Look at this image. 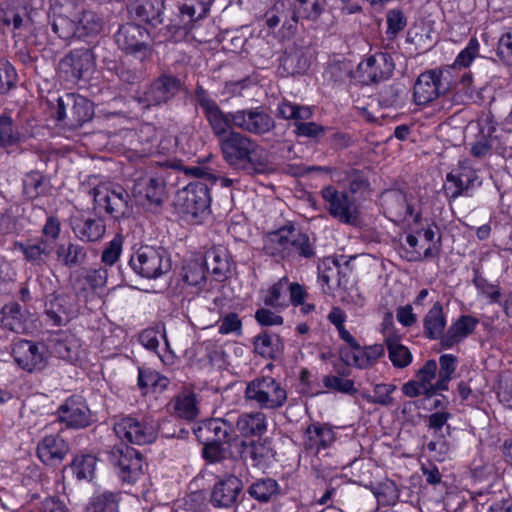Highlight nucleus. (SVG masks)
<instances>
[{"instance_id":"obj_1","label":"nucleus","mask_w":512,"mask_h":512,"mask_svg":"<svg viewBox=\"0 0 512 512\" xmlns=\"http://www.w3.org/2000/svg\"><path fill=\"white\" fill-rule=\"evenodd\" d=\"M223 159L234 168L264 173L269 165L268 151L247 135L230 130L218 141Z\"/></svg>"},{"instance_id":"obj_2","label":"nucleus","mask_w":512,"mask_h":512,"mask_svg":"<svg viewBox=\"0 0 512 512\" xmlns=\"http://www.w3.org/2000/svg\"><path fill=\"white\" fill-rule=\"evenodd\" d=\"M247 401L261 409H278L287 401V391L272 377H259L250 381L245 389Z\"/></svg>"},{"instance_id":"obj_3","label":"nucleus","mask_w":512,"mask_h":512,"mask_svg":"<svg viewBox=\"0 0 512 512\" xmlns=\"http://www.w3.org/2000/svg\"><path fill=\"white\" fill-rule=\"evenodd\" d=\"M131 268L140 276L156 279L171 269V261L161 247L141 246L130 258Z\"/></svg>"},{"instance_id":"obj_4","label":"nucleus","mask_w":512,"mask_h":512,"mask_svg":"<svg viewBox=\"0 0 512 512\" xmlns=\"http://www.w3.org/2000/svg\"><path fill=\"white\" fill-rule=\"evenodd\" d=\"M94 115L93 104L83 96L67 93L58 98L56 118L65 121L71 129H77Z\"/></svg>"},{"instance_id":"obj_5","label":"nucleus","mask_w":512,"mask_h":512,"mask_svg":"<svg viewBox=\"0 0 512 512\" xmlns=\"http://www.w3.org/2000/svg\"><path fill=\"white\" fill-rule=\"evenodd\" d=\"M195 99L218 141L227 136L230 130H234L233 112L225 113L202 86L196 87Z\"/></svg>"},{"instance_id":"obj_6","label":"nucleus","mask_w":512,"mask_h":512,"mask_svg":"<svg viewBox=\"0 0 512 512\" xmlns=\"http://www.w3.org/2000/svg\"><path fill=\"white\" fill-rule=\"evenodd\" d=\"M94 202L113 218L129 217L132 205L129 193L119 185H101L93 189Z\"/></svg>"},{"instance_id":"obj_7","label":"nucleus","mask_w":512,"mask_h":512,"mask_svg":"<svg viewBox=\"0 0 512 512\" xmlns=\"http://www.w3.org/2000/svg\"><path fill=\"white\" fill-rule=\"evenodd\" d=\"M148 38V31L144 27L133 23L122 25L115 34L118 47L140 61H144L152 55Z\"/></svg>"},{"instance_id":"obj_8","label":"nucleus","mask_w":512,"mask_h":512,"mask_svg":"<svg viewBox=\"0 0 512 512\" xmlns=\"http://www.w3.org/2000/svg\"><path fill=\"white\" fill-rule=\"evenodd\" d=\"M113 430L122 441L136 445L150 444L157 436L151 421L132 416L122 417L115 421Z\"/></svg>"},{"instance_id":"obj_9","label":"nucleus","mask_w":512,"mask_h":512,"mask_svg":"<svg viewBox=\"0 0 512 512\" xmlns=\"http://www.w3.org/2000/svg\"><path fill=\"white\" fill-rule=\"evenodd\" d=\"M232 121L235 129L257 136L268 134L276 127L273 117L261 106L233 111Z\"/></svg>"},{"instance_id":"obj_10","label":"nucleus","mask_w":512,"mask_h":512,"mask_svg":"<svg viewBox=\"0 0 512 512\" xmlns=\"http://www.w3.org/2000/svg\"><path fill=\"white\" fill-rule=\"evenodd\" d=\"M109 461L119 469L123 482L134 483L143 474L145 463L142 455L132 447L114 446L109 452Z\"/></svg>"},{"instance_id":"obj_11","label":"nucleus","mask_w":512,"mask_h":512,"mask_svg":"<svg viewBox=\"0 0 512 512\" xmlns=\"http://www.w3.org/2000/svg\"><path fill=\"white\" fill-rule=\"evenodd\" d=\"M210 195L207 184L202 182L190 183L178 191L175 198L176 207L184 214L198 217L210 206Z\"/></svg>"},{"instance_id":"obj_12","label":"nucleus","mask_w":512,"mask_h":512,"mask_svg":"<svg viewBox=\"0 0 512 512\" xmlns=\"http://www.w3.org/2000/svg\"><path fill=\"white\" fill-rule=\"evenodd\" d=\"M329 214L344 224H355L358 219V208L355 200L345 192L326 186L321 190Z\"/></svg>"},{"instance_id":"obj_13","label":"nucleus","mask_w":512,"mask_h":512,"mask_svg":"<svg viewBox=\"0 0 512 512\" xmlns=\"http://www.w3.org/2000/svg\"><path fill=\"white\" fill-rule=\"evenodd\" d=\"M181 86L179 78L163 73L144 91L139 102L146 108L166 104L180 92Z\"/></svg>"},{"instance_id":"obj_14","label":"nucleus","mask_w":512,"mask_h":512,"mask_svg":"<svg viewBox=\"0 0 512 512\" xmlns=\"http://www.w3.org/2000/svg\"><path fill=\"white\" fill-rule=\"evenodd\" d=\"M95 66V55L89 48L72 50L59 62V71L68 81H77L90 74Z\"/></svg>"},{"instance_id":"obj_15","label":"nucleus","mask_w":512,"mask_h":512,"mask_svg":"<svg viewBox=\"0 0 512 512\" xmlns=\"http://www.w3.org/2000/svg\"><path fill=\"white\" fill-rule=\"evenodd\" d=\"M15 362L28 372L43 370L47 364L45 346L29 340H19L12 348Z\"/></svg>"},{"instance_id":"obj_16","label":"nucleus","mask_w":512,"mask_h":512,"mask_svg":"<svg viewBox=\"0 0 512 512\" xmlns=\"http://www.w3.org/2000/svg\"><path fill=\"white\" fill-rule=\"evenodd\" d=\"M443 73L429 70L421 73L414 84V101L417 105H426L440 95L445 94L448 87L442 83Z\"/></svg>"},{"instance_id":"obj_17","label":"nucleus","mask_w":512,"mask_h":512,"mask_svg":"<svg viewBox=\"0 0 512 512\" xmlns=\"http://www.w3.org/2000/svg\"><path fill=\"white\" fill-rule=\"evenodd\" d=\"M394 62L390 54L379 52L369 56L358 65V73L364 84L376 83L387 79L394 70Z\"/></svg>"},{"instance_id":"obj_18","label":"nucleus","mask_w":512,"mask_h":512,"mask_svg":"<svg viewBox=\"0 0 512 512\" xmlns=\"http://www.w3.org/2000/svg\"><path fill=\"white\" fill-rule=\"evenodd\" d=\"M58 420L68 428L81 429L92 422L91 412L80 396H71L58 408Z\"/></svg>"},{"instance_id":"obj_19","label":"nucleus","mask_w":512,"mask_h":512,"mask_svg":"<svg viewBox=\"0 0 512 512\" xmlns=\"http://www.w3.org/2000/svg\"><path fill=\"white\" fill-rule=\"evenodd\" d=\"M135 196L145 200L147 204L160 206L166 197V185L162 177L157 175H143L134 182Z\"/></svg>"},{"instance_id":"obj_20","label":"nucleus","mask_w":512,"mask_h":512,"mask_svg":"<svg viewBox=\"0 0 512 512\" xmlns=\"http://www.w3.org/2000/svg\"><path fill=\"white\" fill-rule=\"evenodd\" d=\"M193 431L196 438L201 443H229L233 426L226 419L212 418L199 423Z\"/></svg>"},{"instance_id":"obj_21","label":"nucleus","mask_w":512,"mask_h":512,"mask_svg":"<svg viewBox=\"0 0 512 512\" xmlns=\"http://www.w3.org/2000/svg\"><path fill=\"white\" fill-rule=\"evenodd\" d=\"M477 181L476 171L466 162H460L458 168L447 175L448 184L445 192L450 199L455 200L460 195L466 194Z\"/></svg>"},{"instance_id":"obj_22","label":"nucleus","mask_w":512,"mask_h":512,"mask_svg":"<svg viewBox=\"0 0 512 512\" xmlns=\"http://www.w3.org/2000/svg\"><path fill=\"white\" fill-rule=\"evenodd\" d=\"M242 490V483L234 475H228L220 478L214 485L210 501L214 507L230 508L238 498Z\"/></svg>"},{"instance_id":"obj_23","label":"nucleus","mask_w":512,"mask_h":512,"mask_svg":"<svg viewBox=\"0 0 512 512\" xmlns=\"http://www.w3.org/2000/svg\"><path fill=\"white\" fill-rule=\"evenodd\" d=\"M288 242L289 254L286 261L295 262L301 259H310L315 256V241L307 233L297 229L294 224L290 226Z\"/></svg>"},{"instance_id":"obj_24","label":"nucleus","mask_w":512,"mask_h":512,"mask_svg":"<svg viewBox=\"0 0 512 512\" xmlns=\"http://www.w3.org/2000/svg\"><path fill=\"white\" fill-rule=\"evenodd\" d=\"M336 440L335 432L326 423L315 422L307 426L304 433V448L317 453L330 447Z\"/></svg>"},{"instance_id":"obj_25","label":"nucleus","mask_w":512,"mask_h":512,"mask_svg":"<svg viewBox=\"0 0 512 512\" xmlns=\"http://www.w3.org/2000/svg\"><path fill=\"white\" fill-rule=\"evenodd\" d=\"M69 447L65 440L59 435H48L37 445V455L46 465H57L61 463Z\"/></svg>"},{"instance_id":"obj_26","label":"nucleus","mask_w":512,"mask_h":512,"mask_svg":"<svg viewBox=\"0 0 512 512\" xmlns=\"http://www.w3.org/2000/svg\"><path fill=\"white\" fill-rule=\"evenodd\" d=\"M290 226L291 223L286 224L263 236V251L266 255L275 258L277 261H286L287 254H289Z\"/></svg>"},{"instance_id":"obj_27","label":"nucleus","mask_w":512,"mask_h":512,"mask_svg":"<svg viewBox=\"0 0 512 512\" xmlns=\"http://www.w3.org/2000/svg\"><path fill=\"white\" fill-rule=\"evenodd\" d=\"M72 230L82 241H98L103 237L106 230L102 218H76L72 222Z\"/></svg>"},{"instance_id":"obj_28","label":"nucleus","mask_w":512,"mask_h":512,"mask_svg":"<svg viewBox=\"0 0 512 512\" xmlns=\"http://www.w3.org/2000/svg\"><path fill=\"white\" fill-rule=\"evenodd\" d=\"M130 12L140 21L157 26L163 22L164 0H141L131 5Z\"/></svg>"},{"instance_id":"obj_29","label":"nucleus","mask_w":512,"mask_h":512,"mask_svg":"<svg viewBox=\"0 0 512 512\" xmlns=\"http://www.w3.org/2000/svg\"><path fill=\"white\" fill-rule=\"evenodd\" d=\"M168 407L175 416L186 420L195 419L199 413L196 394L190 391L175 396Z\"/></svg>"},{"instance_id":"obj_30","label":"nucleus","mask_w":512,"mask_h":512,"mask_svg":"<svg viewBox=\"0 0 512 512\" xmlns=\"http://www.w3.org/2000/svg\"><path fill=\"white\" fill-rule=\"evenodd\" d=\"M205 270L211 271L218 281L227 278L230 271V263L228 254L225 249L211 248L205 253Z\"/></svg>"},{"instance_id":"obj_31","label":"nucleus","mask_w":512,"mask_h":512,"mask_svg":"<svg viewBox=\"0 0 512 512\" xmlns=\"http://www.w3.org/2000/svg\"><path fill=\"white\" fill-rule=\"evenodd\" d=\"M236 428L245 437L261 436L267 430L266 415L262 412L243 413L236 421Z\"/></svg>"},{"instance_id":"obj_32","label":"nucleus","mask_w":512,"mask_h":512,"mask_svg":"<svg viewBox=\"0 0 512 512\" xmlns=\"http://www.w3.org/2000/svg\"><path fill=\"white\" fill-rule=\"evenodd\" d=\"M324 10V0H295L292 6V23L294 26L299 20L315 21Z\"/></svg>"},{"instance_id":"obj_33","label":"nucleus","mask_w":512,"mask_h":512,"mask_svg":"<svg viewBox=\"0 0 512 512\" xmlns=\"http://www.w3.org/2000/svg\"><path fill=\"white\" fill-rule=\"evenodd\" d=\"M424 334L435 340L442 336L446 327V318L440 302H435L423 319Z\"/></svg>"},{"instance_id":"obj_34","label":"nucleus","mask_w":512,"mask_h":512,"mask_svg":"<svg viewBox=\"0 0 512 512\" xmlns=\"http://www.w3.org/2000/svg\"><path fill=\"white\" fill-rule=\"evenodd\" d=\"M69 298L65 295H52L45 304V313L54 326L65 325L70 319V310L67 307Z\"/></svg>"},{"instance_id":"obj_35","label":"nucleus","mask_w":512,"mask_h":512,"mask_svg":"<svg viewBox=\"0 0 512 512\" xmlns=\"http://www.w3.org/2000/svg\"><path fill=\"white\" fill-rule=\"evenodd\" d=\"M385 201L389 212L398 220H406L413 215V208L408 203L407 195L404 192L389 191L385 194Z\"/></svg>"},{"instance_id":"obj_36","label":"nucleus","mask_w":512,"mask_h":512,"mask_svg":"<svg viewBox=\"0 0 512 512\" xmlns=\"http://www.w3.org/2000/svg\"><path fill=\"white\" fill-rule=\"evenodd\" d=\"M247 492L257 501L267 503L280 493V486L275 479L261 478L254 481Z\"/></svg>"},{"instance_id":"obj_37","label":"nucleus","mask_w":512,"mask_h":512,"mask_svg":"<svg viewBox=\"0 0 512 512\" xmlns=\"http://www.w3.org/2000/svg\"><path fill=\"white\" fill-rule=\"evenodd\" d=\"M254 351L265 358L273 359L282 349V343L277 334L266 331L258 334L253 341Z\"/></svg>"},{"instance_id":"obj_38","label":"nucleus","mask_w":512,"mask_h":512,"mask_svg":"<svg viewBox=\"0 0 512 512\" xmlns=\"http://www.w3.org/2000/svg\"><path fill=\"white\" fill-rule=\"evenodd\" d=\"M107 269L100 267L96 269H88L78 276L74 283L76 290L85 291L87 287L92 290L103 288L107 283Z\"/></svg>"},{"instance_id":"obj_39","label":"nucleus","mask_w":512,"mask_h":512,"mask_svg":"<svg viewBox=\"0 0 512 512\" xmlns=\"http://www.w3.org/2000/svg\"><path fill=\"white\" fill-rule=\"evenodd\" d=\"M15 245L24 254L25 259L35 265H42L51 253L50 246L42 238L35 243H16Z\"/></svg>"},{"instance_id":"obj_40","label":"nucleus","mask_w":512,"mask_h":512,"mask_svg":"<svg viewBox=\"0 0 512 512\" xmlns=\"http://www.w3.org/2000/svg\"><path fill=\"white\" fill-rule=\"evenodd\" d=\"M384 355V347L381 344H374L361 347L359 344L352 351V361L360 369L372 366Z\"/></svg>"},{"instance_id":"obj_41","label":"nucleus","mask_w":512,"mask_h":512,"mask_svg":"<svg viewBox=\"0 0 512 512\" xmlns=\"http://www.w3.org/2000/svg\"><path fill=\"white\" fill-rule=\"evenodd\" d=\"M56 255L60 263L66 267L72 268L84 262L86 251L81 245L69 242L59 245L56 250Z\"/></svg>"},{"instance_id":"obj_42","label":"nucleus","mask_w":512,"mask_h":512,"mask_svg":"<svg viewBox=\"0 0 512 512\" xmlns=\"http://www.w3.org/2000/svg\"><path fill=\"white\" fill-rule=\"evenodd\" d=\"M22 134L8 113L0 115V147L13 146L21 141Z\"/></svg>"},{"instance_id":"obj_43","label":"nucleus","mask_w":512,"mask_h":512,"mask_svg":"<svg viewBox=\"0 0 512 512\" xmlns=\"http://www.w3.org/2000/svg\"><path fill=\"white\" fill-rule=\"evenodd\" d=\"M75 20L79 38L98 34L102 30V20L93 11H83Z\"/></svg>"},{"instance_id":"obj_44","label":"nucleus","mask_w":512,"mask_h":512,"mask_svg":"<svg viewBox=\"0 0 512 512\" xmlns=\"http://www.w3.org/2000/svg\"><path fill=\"white\" fill-rule=\"evenodd\" d=\"M319 280L328 287L341 286L340 266L336 259L325 258L318 265Z\"/></svg>"},{"instance_id":"obj_45","label":"nucleus","mask_w":512,"mask_h":512,"mask_svg":"<svg viewBox=\"0 0 512 512\" xmlns=\"http://www.w3.org/2000/svg\"><path fill=\"white\" fill-rule=\"evenodd\" d=\"M169 379L151 369L139 368L138 386L141 389L151 388L154 392H162L169 385Z\"/></svg>"},{"instance_id":"obj_46","label":"nucleus","mask_w":512,"mask_h":512,"mask_svg":"<svg viewBox=\"0 0 512 512\" xmlns=\"http://www.w3.org/2000/svg\"><path fill=\"white\" fill-rule=\"evenodd\" d=\"M389 359L396 368H405L412 362L410 350L401 343V337L385 343Z\"/></svg>"},{"instance_id":"obj_47","label":"nucleus","mask_w":512,"mask_h":512,"mask_svg":"<svg viewBox=\"0 0 512 512\" xmlns=\"http://www.w3.org/2000/svg\"><path fill=\"white\" fill-rule=\"evenodd\" d=\"M1 322L3 327L9 329L10 331L16 333L22 332L25 327L20 305L17 303H10L5 305L3 307V317Z\"/></svg>"},{"instance_id":"obj_48","label":"nucleus","mask_w":512,"mask_h":512,"mask_svg":"<svg viewBox=\"0 0 512 512\" xmlns=\"http://www.w3.org/2000/svg\"><path fill=\"white\" fill-rule=\"evenodd\" d=\"M278 115L287 120H308L312 116V110L308 106L298 105L286 100L281 101L278 104Z\"/></svg>"},{"instance_id":"obj_49","label":"nucleus","mask_w":512,"mask_h":512,"mask_svg":"<svg viewBox=\"0 0 512 512\" xmlns=\"http://www.w3.org/2000/svg\"><path fill=\"white\" fill-rule=\"evenodd\" d=\"M120 493L104 491L91 499L94 512H119Z\"/></svg>"},{"instance_id":"obj_50","label":"nucleus","mask_w":512,"mask_h":512,"mask_svg":"<svg viewBox=\"0 0 512 512\" xmlns=\"http://www.w3.org/2000/svg\"><path fill=\"white\" fill-rule=\"evenodd\" d=\"M182 279L187 285L201 289L206 280L203 264L198 261L189 262L183 267Z\"/></svg>"},{"instance_id":"obj_51","label":"nucleus","mask_w":512,"mask_h":512,"mask_svg":"<svg viewBox=\"0 0 512 512\" xmlns=\"http://www.w3.org/2000/svg\"><path fill=\"white\" fill-rule=\"evenodd\" d=\"M96 457L93 455L77 456L72 464V470L78 480H91L94 476Z\"/></svg>"},{"instance_id":"obj_52","label":"nucleus","mask_w":512,"mask_h":512,"mask_svg":"<svg viewBox=\"0 0 512 512\" xmlns=\"http://www.w3.org/2000/svg\"><path fill=\"white\" fill-rule=\"evenodd\" d=\"M46 186V180L39 172H30L26 174L23 180L24 194L30 199H34L42 195L46 190Z\"/></svg>"},{"instance_id":"obj_53","label":"nucleus","mask_w":512,"mask_h":512,"mask_svg":"<svg viewBox=\"0 0 512 512\" xmlns=\"http://www.w3.org/2000/svg\"><path fill=\"white\" fill-rule=\"evenodd\" d=\"M51 26L54 33L63 40H70L77 36L76 20L65 15L54 16Z\"/></svg>"},{"instance_id":"obj_54","label":"nucleus","mask_w":512,"mask_h":512,"mask_svg":"<svg viewBox=\"0 0 512 512\" xmlns=\"http://www.w3.org/2000/svg\"><path fill=\"white\" fill-rule=\"evenodd\" d=\"M53 352L61 359L72 361L76 358L77 344L73 337L61 335L54 340Z\"/></svg>"},{"instance_id":"obj_55","label":"nucleus","mask_w":512,"mask_h":512,"mask_svg":"<svg viewBox=\"0 0 512 512\" xmlns=\"http://www.w3.org/2000/svg\"><path fill=\"white\" fill-rule=\"evenodd\" d=\"M24 14V8L6 3L0 7V23L18 29L22 26Z\"/></svg>"},{"instance_id":"obj_56","label":"nucleus","mask_w":512,"mask_h":512,"mask_svg":"<svg viewBox=\"0 0 512 512\" xmlns=\"http://www.w3.org/2000/svg\"><path fill=\"white\" fill-rule=\"evenodd\" d=\"M439 364L438 387L448 388V383L452 379L457 367V358L452 354H444L440 356Z\"/></svg>"},{"instance_id":"obj_57","label":"nucleus","mask_w":512,"mask_h":512,"mask_svg":"<svg viewBox=\"0 0 512 512\" xmlns=\"http://www.w3.org/2000/svg\"><path fill=\"white\" fill-rule=\"evenodd\" d=\"M288 288V278L283 277L278 280L269 290L267 295L264 297V303L272 307L286 306L284 293Z\"/></svg>"},{"instance_id":"obj_58","label":"nucleus","mask_w":512,"mask_h":512,"mask_svg":"<svg viewBox=\"0 0 512 512\" xmlns=\"http://www.w3.org/2000/svg\"><path fill=\"white\" fill-rule=\"evenodd\" d=\"M16 82L17 73L13 65L5 59H0V94L8 93L15 87Z\"/></svg>"},{"instance_id":"obj_59","label":"nucleus","mask_w":512,"mask_h":512,"mask_svg":"<svg viewBox=\"0 0 512 512\" xmlns=\"http://www.w3.org/2000/svg\"><path fill=\"white\" fill-rule=\"evenodd\" d=\"M195 13L194 6L183 4L180 7L179 21L172 22L168 28L173 29L175 32L182 30L186 34L192 28V23L195 21Z\"/></svg>"},{"instance_id":"obj_60","label":"nucleus","mask_w":512,"mask_h":512,"mask_svg":"<svg viewBox=\"0 0 512 512\" xmlns=\"http://www.w3.org/2000/svg\"><path fill=\"white\" fill-rule=\"evenodd\" d=\"M387 31L386 35L389 40H393L397 34L402 31L406 24V18L399 9H392L387 12Z\"/></svg>"},{"instance_id":"obj_61","label":"nucleus","mask_w":512,"mask_h":512,"mask_svg":"<svg viewBox=\"0 0 512 512\" xmlns=\"http://www.w3.org/2000/svg\"><path fill=\"white\" fill-rule=\"evenodd\" d=\"M245 453L253 461L255 466L262 465L272 457V449L262 442H252L246 446Z\"/></svg>"},{"instance_id":"obj_62","label":"nucleus","mask_w":512,"mask_h":512,"mask_svg":"<svg viewBox=\"0 0 512 512\" xmlns=\"http://www.w3.org/2000/svg\"><path fill=\"white\" fill-rule=\"evenodd\" d=\"M395 390L396 386L393 384H376L373 389V395L368 397V401L382 406L392 405L393 398L391 395Z\"/></svg>"},{"instance_id":"obj_63","label":"nucleus","mask_w":512,"mask_h":512,"mask_svg":"<svg viewBox=\"0 0 512 512\" xmlns=\"http://www.w3.org/2000/svg\"><path fill=\"white\" fill-rule=\"evenodd\" d=\"M492 128H488V133L484 134L481 130V134L477 137V140L471 144L470 152L476 158H483L487 156L493 147V138L491 137Z\"/></svg>"},{"instance_id":"obj_64","label":"nucleus","mask_w":512,"mask_h":512,"mask_svg":"<svg viewBox=\"0 0 512 512\" xmlns=\"http://www.w3.org/2000/svg\"><path fill=\"white\" fill-rule=\"evenodd\" d=\"M498 56L507 64H512V28L506 29L498 40Z\"/></svg>"}]
</instances>
